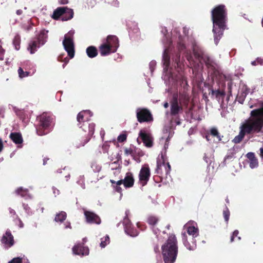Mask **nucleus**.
<instances>
[{
  "instance_id": "nucleus-1",
  "label": "nucleus",
  "mask_w": 263,
  "mask_h": 263,
  "mask_svg": "<svg viewBox=\"0 0 263 263\" xmlns=\"http://www.w3.org/2000/svg\"><path fill=\"white\" fill-rule=\"evenodd\" d=\"M238 135L235 137L232 142L239 143L246 135H252L260 133L263 128V102L261 107L252 110L250 117L241 124Z\"/></svg>"
},
{
  "instance_id": "nucleus-2",
  "label": "nucleus",
  "mask_w": 263,
  "mask_h": 263,
  "mask_svg": "<svg viewBox=\"0 0 263 263\" xmlns=\"http://www.w3.org/2000/svg\"><path fill=\"white\" fill-rule=\"evenodd\" d=\"M211 18L213 22V32L214 41L217 44L223 35L224 30L227 28V9L224 5H219L211 11Z\"/></svg>"
},
{
  "instance_id": "nucleus-3",
  "label": "nucleus",
  "mask_w": 263,
  "mask_h": 263,
  "mask_svg": "<svg viewBox=\"0 0 263 263\" xmlns=\"http://www.w3.org/2000/svg\"><path fill=\"white\" fill-rule=\"evenodd\" d=\"M162 254L165 263H174L178 254L177 240L175 235H170L162 246Z\"/></svg>"
},
{
  "instance_id": "nucleus-4",
  "label": "nucleus",
  "mask_w": 263,
  "mask_h": 263,
  "mask_svg": "<svg viewBox=\"0 0 263 263\" xmlns=\"http://www.w3.org/2000/svg\"><path fill=\"white\" fill-rule=\"evenodd\" d=\"M37 118L39 122L36 125V130L39 136L47 135L52 131L55 124V119L53 116L44 112Z\"/></svg>"
},
{
  "instance_id": "nucleus-5",
  "label": "nucleus",
  "mask_w": 263,
  "mask_h": 263,
  "mask_svg": "<svg viewBox=\"0 0 263 263\" xmlns=\"http://www.w3.org/2000/svg\"><path fill=\"white\" fill-rule=\"evenodd\" d=\"M119 40L116 35H109L107 37L105 43L99 47V50L102 56H105L117 51L119 47Z\"/></svg>"
},
{
  "instance_id": "nucleus-6",
  "label": "nucleus",
  "mask_w": 263,
  "mask_h": 263,
  "mask_svg": "<svg viewBox=\"0 0 263 263\" xmlns=\"http://www.w3.org/2000/svg\"><path fill=\"white\" fill-rule=\"evenodd\" d=\"M73 15V9L67 7H59L53 11L51 17L54 20L61 19L62 21H67L72 19Z\"/></svg>"
},
{
  "instance_id": "nucleus-7",
  "label": "nucleus",
  "mask_w": 263,
  "mask_h": 263,
  "mask_svg": "<svg viewBox=\"0 0 263 263\" xmlns=\"http://www.w3.org/2000/svg\"><path fill=\"white\" fill-rule=\"evenodd\" d=\"M47 33L48 31L42 30L36 39L30 41L28 47V50L30 51L31 54L35 53L37 48H39L45 43L48 36Z\"/></svg>"
},
{
  "instance_id": "nucleus-8",
  "label": "nucleus",
  "mask_w": 263,
  "mask_h": 263,
  "mask_svg": "<svg viewBox=\"0 0 263 263\" xmlns=\"http://www.w3.org/2000/svg\"><path fill=\"white\" fill-rule=\"evenodd\" d=\"M74 32L70 31L66 34L63 41V45L65 50L67 51L68 56L72 59L74 56V45L73 39Z\"/></svg>"
},
{
  "instance_id": "nucleus-9",
  "label": "nucleus",
  "mask_w": 263,
  "mask_h": 263,
  "mask_svg": "<svg viewBox=\"0 0 263 263\" xmlns=\"http://www.w3.org/2000/svg\"><path fill=\"white\" fill-rule=\"evenodd\" d=\"M137 121L140 123H149L154 120L153 115L150 110L146 108H138L136 110Z\"/></svg>"
},
{
  "instance_id": "nucleus-10",
  "label": "nucleus",
  "mask_w": 263,
  "mask_h": 263,
  "mask_svg": "<svg viewBox=\"0 0 263 263\" xmlns=\"http://www.w3.org/2000/svg\"><path fill=\"white\" fill-rule=\"evenodd\" d=\"M170 115L172 117H176L183 111V106L178 102V95L174 93L170 101Z\"/></svg>"
},
{
  "instance_id": "nucleus-11",
  "label": "nucleus",
  "mask_w": 263,
  "mask_h": 263,
  "mask_svg": "<svg viewBox=\"0 0 263 263\" xmlns=\"http://www.w3.org/2000/svg\"><path fill=\"white\" fill-rule=\"evenodd\" d=\"M151 176L150 168L147 164L143 165L139 174V183L142 186L146 185Z\"/></svg>"
},
{
  "instance_id": "nucleus-12",
  "label": "nucleus",
  "mask_w": 263,
  "mask_h": 263,
  "mask_svg": "<svg viewBox=\"0 0 263 263\" xmlns=\"http://www.w3.org/2000/svg\"><path fill=\"white\" fill-rule=\"evenodd\" d=\"M86 221L88 223L99 224L101 222L100 217L93 212L84 209Z\"/></svg>"
},
{
  "instance_id": "nucleus-13",
  "label": "nucleus",
  "mask_w": 263,
  "mask_h": 263,
  "mask_svg": "<svg viewBox=\"0 0 263 263\" xmlns=\"http://www.w3.org/2000/svg\"><path fill=\"white\" fill-rule=\"evenodd\" d=\"M139 137L141 139L146 147L150 148L153 146V138L150 133L141 130L139 133Z\"/></svg>"
},
{
  "instance_id": "nucleus-14",
  "label": "nucleus",
  "mask_w": 263,
  "mask_h": 263,
  "mask_svg": "<svg viewBox=\"0 0 263 263\" xmlns=\"http://www.w3.org/2000/svg\"><path fill=\"white\" fill-rule=\"evenodd\" d=\"M162 161L160 159H158L157 161V167L155 170V173L159 175H162V166L165 167V175H167L170 174L171 171V166L168 162L165 164V160L164 159V156L161 155Z\"/></svg>"
},
{
  "instance_id": "nucleus-15",
  "label": "nucleus",
  "mask_w": 263,
  "mask_h": 263,
  "mask_svg": "<svg viewBox=\"0 0 263 263\" xmlns=\"http://www.w3.org/2000/svg\"><path fill=\"white\" fill-rule=\"evenodd\" d=\"M135 182V179L133 174L132 172H128L126 173L124 179H121L117 181L118 185L123 184L125 188H130L133 186Z\"/></svg>"
},
{
  "instance_id": "nucleus-16",
  "label": "nucleus",
  "mask_w": 263,
  "mask_h": 263,
  "mask_svg": "<svg viewBox=\"0 0 263 263\" xmlns=\"http://www.w3.org/2000/svg\"><path fill=\"white\" fill-rule=\"evenodd\" d=\"M177 48L180 52L185 51V57L186 60L190 62L193 61V58L190 51H185V45L183 37L181 35H179L178 37V40L177 43Z\"/></svg>"
},
{
  "instance_id": "nucleus-17",
  "label": "nucleus",
  "mask_w": 263,
  "mask_h": 263,
  "mask_svg": "<svg viewBox=\"0 0 263 263\" xmlns=\"http://www.w3.org/2000/svg\"><path fill=\"white\" fill-rule=\"evenodd\" d=\"M73 254L78 255H88L89 250L87 247L84 246L83 243H78L74 245L72 249Z\"/></svg>"
},
{
  "instance_id": "nucleus-18",
  "label": "nucleus",
  "mask_w": 263,
  "mask_h": 263,
  "mask_svg": "<svg viewBox=\"0 0 263 263\" xmlns=\"http://www.w3.org/2000/svg\"><path fill=\"white\" fill-rule=\"evenodd\" d=\"M1 242L7 248L12 247L14 243L13 236L10 230H7L1 239Z\"/></svg>"
},
{
  "instance_id": "nucleus-19",
  "label": "nucleus",
  "mask_w": 263,
  "mask_h": 263,
  "mask_svg": "<svg viewBox=\"0 0 263 263\" xmlns=\"http://www.w3.org/2000/svg\"><path fill=\"white\" fill-rule=\"evenodd\" d=\"M172 43V42H170V45L165 49L163 53V63L164 66V69L166 70L168 69L170 65V57L169 55V52L170 47Z\"/></svg>"
},
{
  "instance_id": "nucleus-20",
  "label": "nucleus",
  "mask_w": 263,
  "mask_h": 263,
  "mask_svg": "<svg viewBox=\"0 0 263 263\" xmlns=\"http://www.w3.org/2000/svg\"><path fill=\"white\" fill-rule=\"evenodd\" d=\"M209 90H210L209 93V95H210L212 98L215 96V98L218 100H219L220 98L223 99L226 96V92L224 89H218L217 90H214L212 87H210Z\"/></svg>"
},
{
  "instance_id": "nucleus-21",
  "label": "nucleus",
  "mask_w": 263,
  "mask_h": 263,
  "mask_svg": "<svg viewBox=\"0 0 263 263\" xmlns=\"http://www.w3.org/2000/svg\"><path fill=\"white\" fill-rule=\"evenodd\" d=\"M159 221V219L158 217L154 215H150L148 216L147 218L146 222L147 223L151 226L152 229H153V232L157 234L158 232L159 231V230L158 229H155V227L158 223Z\"/></svg>"
},
{
  "instance_id": "nucleus-22",
  "label": "nucleus",
  "mask_w": 263,
  "mask_h": 263,
  "mask_svg": "<svg viewBox=\"0 0 263 263\" xmlns=\"http://www.w3.org/2000/svg\"><path fill=\"white\" fill-rule=\"evenodd\" d=\"M89 113V111L83 110L80 112L77 117V121L78 122V126L80 128H82L83 125H84L85 122L87 121L86 119H85V116L86 114Z\"/></svg>"
},
{
  "instance_id": "nucleus-23",
  "label": "nucleus",
  "mask_w": 263,
  "mask_h": 263,
  "mask_svg": "<svg viewBox=\"0 0 263 263\" xmlns=\"http://www.w3.org/2000/svg\"><path fill=\"white\" fill-rule=\"evenodd\" d=\"M246 156L249 159V165L251 168H254L258 166V160L255 157L254 153L249 152L246 155Z\"/></svg>"
},
{
  "instance_id": "nucleus-24",
  "label": "nucleus",
  "mask_w": 263,
  "mask_h": 263,
  "mask_svg": "<svg viewBox=\"0 0 263 263\" xmlns=\"http://www.w3.org/2000/svg\"><path fill=\"white\" fill-rule=\"evenodd\" d=\"M190 102L189 96L185 93H180L178 97V102L180 105L187 107Z\"/></svg>"
},
{
  "instance_id": "nucleus-25",
  "label": "nucleus",
  "mask_w": 263,
  "mask_h": 263,
  "mask_svg": "<svg viewBox=\"0 0 263 263\" xmlns=\"http://www.w3.org/2000/svg\"><path fill=\"white\" fill-rule=\"evenodd\" d=\"M185 227L187 229V232L190 235H192V238L196 237L199 235L198 229L194 226H190V224H186Z\"/></svg>"
},
{
  "instance_id": "nucleus-26",
  "label": "nucleus",
  "mask_w": 263,
  "mask_h": 263,
  "mask_svg": "<svg viewBox=\"0 0 263 263\" xmlns=\"http://www.w3.org/2000/svg\"><path fill=\"white\" fill-rule=\"evenodd\" d=\"M11 140L16 144L22 143L23 140L21 134L19 133H12L10 135Z\"/></svg>"
},
{
  "instance_id": "nucleus-27",
  "label": "nucleus",
  "mask_w": 263,
  "mask_h": 263,
  "mask_svg": "<svg viewBox=\"0 0 263 263\" xmlns=\"http://www.w3.org/2000/svg\"><path fill=\"white\" fill-rule=\"evenodd\" d=\"M86 53L90 58H93L98 55V50L97 48L93 46H89L86 49Z\"/></svg>"
},
{
  "instance_id": "nucleus-28",
  "label": "nucleus",
  "mask_w": 263,
  "mask_h": 263,
  "mask_svg": "<svg viewBox=\"0 0 263 263\" xmlns=\"http://www.w3.org/2000/svg\"><path fill=\"white\" fill-rule=\"evenodd\" d=\"M202 60L208 68L212 70L215 69V63L209 57L206 55Z\"/></svg>"
},
{
  "instance_id": "nucleus-29",
  "label": "nucleus",
  "mask_w": 263,
  "mask_h": 263,
  "mask_svg": "<svg viewBox=\"0 0 263 263\" xmlns=\"http://www.w3.org/2000/svg\"><path fill=\"white\" fill-rule=\"evenodd\" d=\"M28 192V189L23 188V187H19L15 190L14 193L17 196L25 197L27 195Z\"/></svg>"
},
{
  "instance_id": "nucleus-30",
  "label": "nucleus",
  "mask_w": 263,
  "mask_h": 263,
  "mask_svg": "<svg viewBox=\"0 0 263 263\" xmlns=\"http://www.w3.org/2000/svg\"><path fill=\"white\" fill-rule=\"evenodd\" d=\"M67 217V214L64 211H61L56 214L54 220L57 222H63Z\"/></svg>"
},
{
  "instance_id": "nucleus-31",
  "label": "nucleus",
  "mask_w": 263,
  "mask_h": 263,
  "mask_svg": "<svg viewBox=\"0 0 263 263\" xmlns=\"http://www.w3.org/2000/svg\"><path fill=\"white\" fill-rule=\"evenodd\" d=\"M125 233L132 237L137 236L138 235V230L133 227V226H131L129 228H126L124 229Z\"/></svg>"
},
{
  "instance_id": "nucleus-32",
  "label": "nucleus",
  "mask_w": 263,
  "mask_h": 263,
  "mask_svg": "<svg viewBox=\"0 0 263 263\" xmlns=\"http://www.w3.org/2000/svg\"><path fill=\"white\" fill-rule=\"evenodd\" d=\"M193 53L195 57L199 60H202L206 56V55H204L203 53V52L201 49H199L194 48Z\"/></svg>"
},
{
  "instance_id": "nucleus-33",
  "label": "nucleus",
  "mask_w": 263,
  "mask_h": 263,
  "mask_svg": "<svg viewBox=\"0 0 263 263\" xmlns=\"http://www.w3.org/2000/svg\"><path fill=\"white\" fill-rule=\"evenodd\" d=\"M248 93L246 90H242L239 92L236 97L237 101L240 104H243Z\"/></svg>"
},
{
  "instance_id": "nucleus-34",
  "label": "nucleus",
  "mask_w": 263,
  "mask_h": 263,
  "mask_svg": "<svg viewBox=\"0 0 263 263\" xmlns=\"http://www.w3.org/2000/svg\"><path fill=\"white\" fill-rule=\"evenodd\" d=\"M192 240L191 243L189 242L187 240L184 241V245L186 248L189 250H194L196 248V242L193 238H192Z\"/></svg>"
},
{
  "instance_id": "nucleus-35",
  "label": "nucleus",
  "mask_w": 263,
  "mask_h": 263,
  "mask_svg": "<svg viewBox=\"0 0 263 263\" xmlns=\"http://www.w3.org/2000/svg\"><path fill=\"white\" fill-rule=\"evenodd\" d=\"M210 134L211 136L214 137H216L218 140V142H220V141H221V138L220 133H219L216 128L212 127V128H211L210 130Z\"/></svg>"
},
{
  "instance_id": "nucleus-36",
  "label": "nucleus",
  "mask_w": 263,
  "mask_h": 263,
  "mask_svg": "<svg viewBox=\"0 0 263 263\" xmlns=\"http://www.w3.org/2000/svg\"><path fill=\"white\" fill-rule=\"evenodd\" d=\"M21 38L19 35H16L13 39V44L15 47V49L18 50L20 48Z\"/></svg>"
},
{
  "instance_id": "nucleus-37",
  "label": "nucleus",
  "mask_w": 263,
  "mask_h": 263,
  "mask_svg": "<svg viewBox=\"0 0 263 263\" xmlns=\"http://www.w3.org/2000/svg\"><path fill=\"white\" fill-rule=\"evenodd\" d=\"M110 182L112 184V187L115 189L116 192L118 193H121L122 191V188L120 186L121 185H118L117 184V181H115L114 180H110Z\"/></svg>"
},
{
  "instance_id": "nucleus-38",
  "label": "nucleus",
  "mask_w": 263,
  "mask_h": 263,
  "mask_svg": "<svg viewBox=\"0 0 263 263\" xmlns=\"http://www.w3.org/2000/svg\"><path fill=\"white\" fill-rule=\"evenodd\" d=\"M18 73L20 78H24L28 77L30 72L28 71H24L22 68L20 67L18 69Z\"/></svg>"
},
{
  "instance_id": "nucleus-39",
  "label": "nucleus",
  "mask_w": 263,
  "mask_h": 263,
  "mask_svg": "<svg viewBox=\"0 0 263 263\" xmlns=\"http://www.w3.org/2000/svg\"><path fill=\"white\" fill-rule=\"evenodd\" d=\"M109 242V237L108 236H106L101 238V242L100 243V246L102 248H104Z\"/></svg>"
},
{
  "instance_id": "nucleus-40",
  "label": "nucleus",
  "mask_w": 263,
  "mask_h": 263,
  "mask_svg": "<svg viewBox=\"0 0 263 263\" xmlns=\"http://www.w3.org/2000/svg\"><path fill=\"white\" fill-rule=\"evenodd\" d=\"M123 224L124 227V229L133 226L130 220L127 216L124 218L123 221Z\"/></svg>"
},
{
  "instance_id": "nucleus-41",
  "label": "nucleus",
  "mask_w": 263,
  "mask_h": 263,
  "mask_svg": "<svg viewBox=\"0 0 263 263\" xmlns=\"http://www.w3.org/2000/svg\"><path fill=\"white\" fill-rule=\"evenodd\" d=\"M230 213L228 208H226V210H224L223 212V215L225 221L227 223L228 222L229 217H230Z\"/></svg>"
},
{
  "instance_id": "nucleus-42",
  "label": "nucleus",
  "mask_w": 263,
  "mask_h": 263,
  "mask_svg": "<svg viewBox=\"0 0 263 263\" xmlns=\"http://www.w3.org/2000/svg\"><path fill=\"white\" fill-rule=\"evenodd\" d=\"M89 128V135L92 136L93 135L95 124L93 123H91L88 124Z\"/></svg>"
},
{
  "instance_id": "nucleus-43",
  "label": "nucleus",
  "mask_w": 263,
  "mask_h": 263,
  "mask_svg": "<svg viewBox=\"0 0 263 263\" xmlns=\"http://www.w3.org/2000/svg\"><path fill=\"white\" fill-rule=\"evenodd\" d=\"M110 145L108 142H105L102 146V148L103 153H108V149L109 148Z\"/></svg>"
},
{
  "instance_id": "nucleus-44",
  "label": "nucleus",
  "mask_w": 263,
  "mask_h": 263,
  "mask_svg": "<svg viewBox=\"0 0 263 263\" xmlns=\"http://www.w3.org/2000/svg\"><path fill=\"white\" fill-rule=\"evenodd\" d=\"M238 234H239V231L237 230H235L233 232V233L231 237V239H230L231 242H232L234 241V238L235 237H237L238 240L240 239V237L238 236Z\"/></svg>"
},
{
  "instance_id": "nucleus-45",
  "label": "nucleus",
  "mask_w": 263,
  "mask_h": 263,
  "mask_svg": "<svg viewBox=\"0 0 263 263\" xmlns=\"http://www.w3.org/2000/svg\"><path fill=\"white\" fill-rule=\"evenodd\" d=\"M127 135L125 134H121L118 137V141L119 142H123L126 141Z\"/></svg>"
},
{
  "instance_id": "nucleus-46",
  "label": "nucleus",
  "mask_w": 263,
  "mask_h": 263,
  "mask_svg": "<svg viewBox=\"0 0 263 263\" xmlns=\"http://www.w3.org/2000/svg\"><path fill=\"white\" fill-rule=\"evenodd\" d=\"M63 55H60L58 57V60L61 62H64V64H63V67H65V65L69 62V59L68 58H65L64 59H63Z\"/></svg>"
},
{
  "instance_id": "nucleus-47",
  "label": "nucleus",
  "mask_w": 263,
  "mask_h": 263,
  "mask_svg": "<svg viewBox=\"0 0 263 263\" xmlns=\"http://www.w3.org/2000/svg\"><path fill=\"white\" fill-rule=\"evenodd\" d=\"M5 53V50L3 48L2 46L0 45V61L4 60Z\"/></svg>"
},
{
  "instance_id": "nucleus-48",
  "label": "nucleus",
  "mask_w": 263,
  "mask_h": 263,
  "mask_svg": "<svg viewBox=\"0 0 263 263\" xmlns=\"http://www.w3.org/2000/svg\"><path fill=\"white\" fill-rule=\"evenodd\" d=\"M22 259L20 257H16L12 259L8 263H22Z\"/></svg>"
},
{
  "instance_id": "nucleus-49",
  "label": "nucleus",
  "mask_w": 263,
  "mask_h": 263,
  "mask_svg": "<svg viewBox=\"0 0 263 263\" xmlns=\"http://www.w3.org/2000/svg\"><path fill=\"white\" fill-rule=\"evenodd\" d=\"M125 154L126 155H133V149L131 148H126L124 150Z\"/></svg>"
},
{
  "instance_id": "nucleus-50",
  "label": "nucleus",
  "mask_w": 263,
  "mask_h": 263,
  "mask_svg": "<svg viewBox=\"0 0 263 263\" xmlns=\"http://www.w3.org/2000/svg\"><path fill=\"white\" fill-rule=\"evenodd\" d=\"M257 62L258 65H263V59L261 58H258L257 59Z\"/></svg>"
},
{
  "instance_id": "nucleus-51",
  "label": "nucleus",
  "mask_w": 263,
  "mask_h": 263,
  "mask_svg": "<svg viewBox=\"0 0 263 263\" xmlns=\"http://www.w3.org/2000/svg\"><path fill=\"white\" fill-rule=\"evenodd\" d=\"M59 3L61 5H65L68 3V0H60Z\"/></svg>"
},
{
  "instance_id": "nucleus-52",
  "label": "nucleus",
  "mask_w": 263,
  "mask_h": 263,
  "mask_svg": "<svg viewBox=\"0 0 263 263\" xmlns=\"http://www.w3.org/2000/svg\"><path fill=\"white\" fill-rule=\"evenodd\" d=\"M4 147L2 139L0 138V153L2 151Z\"/></svg>"
},
{
  "instance_id": "nucleus-53",
  "label": "nucleus",
  "mask_w": 263,
  "mask_h": 263,
  "mask_svg": "<svg viewBox=\"0 0 263 263\" xmlns=\"http://www.w3.org/2000/svg\"><path fill=\"white\" fill-rule=\"evenodd\" d=\"M180 53H178L177 55V59L175 60L176 63H177V65H178V62L180 60Z\"/></svg>"
},
{
  "instance_id": "nucleus-54",
  "label": "nucleus",
  "mask_w": 263,
  "mask_h": 263,
  "mask_svg": "<svg viewBox=\"0 0 263 263\" xmlns=\"http://www.w3.org/2000/svg\"><path fill=\"white\" fill-rule=\"evenodd\" d=\"M65 228H70L71 229V225H70V223L69 222H67L65 224Z\"/></svg>"
},
{
  "instance_id": "nucleus-55",
  "label": "nucleus",
  "mask_w": 263,
  "mask_h": 263,
  "mask_svg": "<svg viewBox=\"0 0 263 263\" xmlns=\"http://www.w3.org/2000/svg\"><path fill=\"white\" fill-rule=\"evenodd\" d=\"M229 96H232V87L231 85H228Z\"/></svg>"
},
{
  "instance_id": "nucleus-56",
  "label": "nucleus",
  "mask_w": 263,
  "mask_h": 263,
  "mask_svg": "<svg viewBox=\"0 0 263 263\" xmlns=\"http://www.w3.org/2000/svg\"><path fill=\"white\" fill-rule=\"evenodd\" d=\"M210 136V134H207L205 136V138L208 141H210L211 140Z\"/></svg>"
},
{
  "instance_id": "nucleus-57",
  "label": "nucleus",
  "mask_w": 263,
  "mask_h": 263,
  "mask_svg": "<svg viewBox=\"0 0 263 263\" xmlns=\"http://www.w3.org/2000/svg\"><path fill=\"white\" fill-rule=\"evenodd\" d=\"M260 156L263 159V147L260 148Z\"/></svg>"
},
{
  "instance_id": "nucleus-58",
  "label": "nucleus",
  "mask_w": 263,
  "mask_h": 263,
  "mask_svg": "<svg viewBox=\"0 0 263 263\" xmlns=\"http://www.w3.org/2000/svg\"><path fill=\"white\" fill-rule=\"evenodd\" d=\"M49 160V158L45 157L43 159V164L45 165L47 164V161Z\"/></svg>"
},
{
  "instance_id": "nucleus-59",
  "label": "nucleus",
  "mask_w": 263,
  "mask_h": 263,
  "mask_svg": "<svg viewBox=\"0 0 263 263\" xmlns=\"http://www.w3.org/2000/svg\"><path fill=\"white\" fill-rule=\"evenodd\" d=\"M17 15H20L23 13V11L21 9L17 10L16 12Z\"/></svg>"
},
{
  "instance_id": "nucleus-60",
  "label": "nucleus",
  "mask_w": 263,
  "mask_h": 263,
  "mask_svg": "<svg viewBox=\"0 0 263 263\" xmlns=\"http://www.w3.org/2000/svg\"><path fill=\"white\" fill-rule=\"evenodd\" d=\"M18 221H19L18 226H19L20 228H23L24 227V224H23V222L21 220V219H19Z\"/></svg>"
},
{
  "instance_id": "nucleus-61",
  "label": "nucleus",
  "mask_w": 263,
  "mask_h": 263,
  "mask_svg": "<svg viewBox=\"0 0 263 263\" xmlns=\"http://www.w3.org/2000/svg\"><path fill=\"white\" fill-rule=\"evenodd\" d=\"M168 103L167 102H165L163 104V107L165 108H167L168 107Z\"/></svg>"
},
{
  "instance_id": "nucleus-62",
  "label": "nucleus",
  "mask_w": 263,
  "mask_h": 263,
  "mask_svg": "<svg viewBox=\"0 0 263 263\" xmlns=\"http://www.w3.org/2000/svg\"><path fill=\"white\" fill-rule=\"evenodd\" d=\"M252 65H253V66H256L258 65L257 64V60H256L255 61H254L253 62H252L251 63Z\"/></svg>"
},
{
  "instance_id": "nucleus-63",
  "label": "nucleus",
  "mask_w": 263,
  "mask_h": 263,
  "mask_svg": "<svg viewBox=\"0 0 263 263\" xmlns=\"http://www.w3.org/2000/svg\"><path fill=\"white\" fill-rule=\"evenodd\" d=\"M226 201L227 202V203H229V199L228 198H226Z\"/></svg>"
},
{
  "instance_id": "nucleus-64",
  "label": "nucleus",
  "mask_w": 263,
  "mask_h": 263,
  "mask_svg": "<svg viewBox=\"0 0 263 263\" xmlns=\"http://www.w3.org/2000/svg\"><path fill=\"white\" fill-rule=\"evenodd\" d=\"M137 225H138V227L140 228V226H139V223H138Z\"/></svg>"
}]
</instances>
